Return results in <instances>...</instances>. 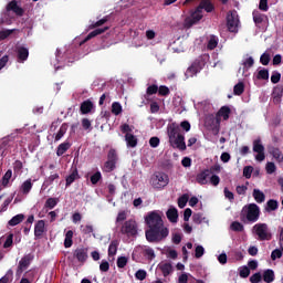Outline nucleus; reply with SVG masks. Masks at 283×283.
Wrapping results in <instances>:
<instances>
[{"label":"nucleus","instance_id":"1","mask_svg":"<svg viewBox=\"0 0 283 283\" xmlns=\"http://www.w3.org/2000/svg\"><path fill=\"white\" fill-rule=\"evenodd\" d=\"M148 230L145 231L147 242H163L169 235V228L165 227L163 217L158 211H150L145 217Z\"/></svg>","mask_w":283,"mask_h":283},{"label":"nucleus","instance_id":"2","mask_svg":"<svg viewBox=\"0 0 283 283\" xmlns=\"http://www.w3.org/2000/svg\"><path fill=\"white\" fill-rule=\"evenodd\" d=\"M260 206L256 203H249L244 206L240 213V220L244 224L248 222H258L260 220Z\"/></svg>","mask_w":283,"mask_h":283},{"label":"nucleus","instance_id":"3","mask_svg":"<svg viewBox=\"0 0 283 283\" xmlns=\"http://www.w3.org/2000/svg\"><path fill=\"white\" fill-rule=\"evenodd\" d=\"M252 232L258 237L260 242L273 240V233L266 223H256L252 228Z\"/></svg>","mask_w":283,"mask_h":283},{"label":"nucleus","instance_id":"4","mask_svg":"<svg viewBox=\"0 0 283 283\" xmlns=\"http://www.w3.org/2000/svg\"><path fill=\"white\" fill-rule=\"evenodd\" d=\"M150 185L154 189H165L169 185V176L165 172L157 171L151 176Z\"/></svg>","mask_w":283,"mask_h":283},{"label":"nucleus","instance_id":"5","mask_svg":"<svg viewBox=\"0 0 283 283\" xmlns=\"http://www.w3.org/2000/svg\"><path fill=\"white\" fill-rule=\"evenodd\" d=\"M205 65H207L205 57H198L195 60L185 73L186 78H193L196 74L200 73V71L205 69Z\"/></svg>","mask_w":283,"mask_h":283},{"label":"nucleus","instance_id":"6","mask_svg":"<svg viewBox=\"0 0 283 283\" xmlns=\"http://www.w3.org/2000/svg\"><path fill=\"white\" fill-rule=\"evenodd\" d=\"M120 233H123V235H127L128 238L138 235V223L136 220L129 219L125 221L122 226Z\"/></svg>","mask_w":283,"mask_h":283},{"label":"nucleus","instance_id":"7","mask_svg":"<svg viewBox=\"0 0 283 283\" xmlns=\"http://www.w3.org/2000/svg\"><path fill=\"white\" fill-rule=\"evenodd\" d=\"M170 147L174 149H179V151H185L187 149V144L185 143V135L178 134L172 140L169 142Z\"/></svg>","mask_w":283,"mask_h":283},{"label":"nucleus","instance_id":"8","mask_svg":"<svg viewBox=\"0 0 283 283\" xmlns=\"http://www.w3.org/2000/svg\"><path fill=\"white\" fill-rule=\"evenodd\" d=\"M238 17L233 11H229L227 14V28L229 32H238Z\"/></svg>","mask_w":283,"mask_h":283},{"label":"nucleus","instance_id":"9","mask_svg":"<svg viewBox=\"0 0 283 283\" xmlns=\"http://www.w3.org/2000/svg\"><path fill=\"white\" fill-rule=\"evenodd\" d=\"M253 151L255 154H258L255 156V160H258L259 163H262V160H264V158H266V156L264 155V145H262L261 139H255L253 142Z\"/></svg>","mask_w":283,"mask_h":283},{"label":"nucleus","instance_id":"10","mask_svg":"<svg viewBox=\"0 0 283 283\" xmlns=\"http://www.w3.org/2000/svg\"><path fill=\"white\" fill-rule=\"evenodd\" d=\"M32 260H34V254H25L18 264V273H23V271H25V269L32 264Z\"/></svg>","mask_w":283,"mask_h":283},{"label":"nucleus","instance_id":"11","mask_svg":"<svg viewBox=\"0 0 283 283\" xmlns=\"http://www.w3.org/2000/svg\"><path fill=\"white\" fill-rule=\"evenodd\" d=\"M73 258H76L77 262H81V264H85L87 262V248H77L73 252Z\"/></svg>","mask_w":283,"mask_h":283},{"label":"nucleus","instance_id":"12","mask_svg":"<svg viewBox=\"0 0 283 283\" xmlns=\"http://www.w3.org/2000/svg\"><path fill=\"white\" fill-rule=\"evenodd\" d=\"M7 12H14L17 17H23V14L25 13L23 8L19 6V2H17V0H12L7 4Z\"/></svg>","mask_w":283,"mask_h":283},{"label":"nucleus","instance_id":"13","mask_svg":"<svg viewBox=\"0 0 283 283\" xmlns=\"http://www.w3.org/2000/svg\"><path fill=\"white\" fill-rule=\"evenodd\" d=\"M17 59L18 63H25L30 56V50L25 46H17Z\"/></svg>","mask_w":283,"mask_h":283},{"label":"nucleus","instance_id":"14","mask_svg":"<svg viewBox=\"0 0 283 283\" xmlns=\"http://www.w3.org/2000/svg\"><path fill=\"white\" fill-rule=\"evenodd\" d=\"M157 269L163 273L164 277H169L174 273V265L169 262H160Z\"/></svg>","mask_w":283,"mask_h":283},{"label":"nucleus","instance_id":"15","mask_svg":"<svg viewBox=\"0 0 283 283\" xmlns=\"http://www.w3.org/2000/svg\"><path fill=\"white\" fill-rule=\"evenodd\" d=\"M211 176V170L203 169L196 176V181L198 185H207L209 182L208 178Z\"/></svg>","mask_w":283,"mask_h":283},{"label":"nucleus","instance_id":"16","mask_svg":"<svg viewBox=\"0 0 283 283\" xmlns=\"http://www.w3.org/2000/svg\"><path fill=\"white\" fill-rule=\"evenodd\" d=\"M178 134H180V126L176 123H171L168 125V138L169 142L174 140L175 138H178Z\"/></svg>","mask_w":283,"mask_h":283},{"label":"nucleus","instance_id":"17","mask_svg":"<svg viewBox=\"0 0 283 283\" xmlns=\"http://www.w3.org/2000/svg\"><path fill=\"white\" fill-rule=\"evenodd\" d=\"M44 233H45V220L36 221L35 226H34V237L43 238Z\"/></svg>","mask_w":283,"mask_h":283},{"label":"nucleus","instance_id":"18","mask_svg":"<svg viewBox=\"0 0 283 283\" xmlns=\"http://www.w3.org/2000/svg\"><path fill=\"white\" fill-rule=\"evenodd\" d=\"M201 19H202V11L201 10L198 11V7H197L196 11L192 12L190 18L186 19V21L188 25L191 27V25H196V23H198V21H200Z\"/></svg>","mask_w":283,"mask_h":283},{"label":"nucleus","instance_id":"19","mask_svg":"<svg viewBox=\"0 0 283 283\" xmlns=\"http://www.w3.org/2000/svg\"><path fill=\"white\" fill-rule=\"evenodd\" d=\"M197 8L198 11L205 10L206 12H213V10H216V6L213 2H211V0H201Z\"/></svg>","mask_w":283,"mask_h":283},{"label":"nucleus","instance_id":"20","mask_svg":"<svg viewBox=\"0 0 283 283\" xmlns=\"http://www.w3.org/2000/svg\"><path fill=\"white\" fill-rule=\"evenodd\" d=\"M269 154L276 160V163H283V154L282 150H280V148L275 146H270Z\"/></svg>","mask_w":283,"mask_h":283},{"label":"nucleus","instance_id":"21","mask_svg":"<svg viewBox=\"0 0 283 283\" xmlns=\"http://www.w3.org/2000/svg\"><path fill=\"white\" fill-rule=\"evenodd\" d=\"M92 109H94V103L91 102V99H86L84 102H82L81 106H80V112L81 114H90V112H92Z\"/></svg>","mask_w":283,"mask_h":283},{"label":"nucleus","instance_id":"22","mask_svg":"<svg viewBox=\"0 0 283 283\" xmlns=\"http://www.w3.org/2000/svg\"><path fill=\"white\" fill-rule=\"evenodd\" d=\"M119 244H120V241H118L116 239L111 241V243L108 245V258H114V255H116V253H118Z\"/></svg>","mask_w":283,"mask_h":283},{"label":"nucleus","instance_id":"23","mask_svg":"<svg viewBox=\"0 0 283 283\" xmlns=\"http://www.w3.org/2000/svg\"><path fill=\"white\" fill-rule=\"evenodd\" d=\"M81 176L78 175V169L74 168L72 172L66 177V187H70L75 180H78Z\"/></svg>","mask_w":283,"mask_h":283},{"label":"nucleus","instance_id":"24","mask_svg":"<svg viewBox=\"0 0 283 283\" xmlns=\"http://www.w3.org/2000/svg\"><path fill=\"white\" fill-rule=\"evenodd\" d=\"M252 196L258 205H262V202L266 200V195H264L260 189H253Z\"/></svg>","mask_w":283,"mask_h":283},{"label":"nucleus","instance_id":"25","mask_svg":"<svg viewBox=\"0 0 283 283\" xmlns=\"http://www.w3.org/2000/svg\"><path fill=\"white\" fill-rule=\"evenodd\" d=\"M252 17H253V21H254L255 25H261V23H264V19H266V14L261 13L258 10H254L252 12Z\"/></svg>","mask_w":283,"mask_h":283},{"label":"nucleus","instance_id":"26","mask_svg":"<svg viewBox=\"0 0 283 283\" xmlns=\"http://www.w3.org/2000/svg\"><path fill=\"white\" fill-rule=\"evenodd\" d=\"M166 216L169 220V222L176 223L178 222V209L170 208L167 210Z\"/></svg>","mask_w":283,"mask_h":283},{"label":"nucleus","instance_id":"27","mask_svg":"<svg viewBox=\"0 0 283 283\" xmlns=\"http://www.w3.org/2000/svg\"><path fill=\"white\" fill-rule=\"evenodd\" d=\"M125 140L127 144V147H136L138 145V138H136V136H134V134L128 133L125 135Z\"/></svg>","mask_w":283,"mask_h":283},{"label":"nucleus","instance_id":"28","mask_svg":"<svg viewBox=\"0 0 283 283\" xmlns=\"http://www.w3.org/2000/svg\"><path fill=\"white\" fill-rule=\"evenodd\" d=\"M280 207V203L275 199L268 200L265 205V211L268 213H271V211H277V208Z\"/></svg>","mask_w":283,"mask_h":283},{"label":"nucleus","instance_id":"29","mask_svg":"<svg viewBox=\"0 0 283 283\" xmlns=\"http://www.w3.org/2000/svg\"><path fill=\"white\" fill-rule=\"evenodd\" d=\"M263 281L265 283L275 282V272L271 269H268L263 272Z\"/></svg>","mask_w":283,"mask_h":283},{"label":"nucleus","instance_id":"30","mask_svg":"<svg viewBox=\"0 0 283 283\" xmlns=\"http://www.w3.org/2000/svg\"><path fill=\"white\" fill-rule=\"evenodd\" d=\"M25 220V216L23 213L17 214L8 221L9 227H17V224H21V222Z\"/></svg>","mask_w":283,"mask_h":283},{"label":"nucleus","instance_id":"31","mask_svg":"<svg viewBox=\"0 0 283 283\" xmlns=\"http://www.w3.org/2000/svg\"><path fill=\"white\" fill-rule=\"evenodd\" d=\"M217 115L223 118V120H229V116H231V108L229 106H222Z\"/></svg>","mask_w":283,"mask_h":283},{"label":"nucleus","instance_id":"32","mask_svg":"<svg viewBox=\"0 0 283 283\" xmlns=\"http://www.w3.org/2000/svg\"><path fill=\"white\" fill-rule=\"evenodd\" d=\"M65 134H67V124L66 123L61 125L59 132L56 133V135L54 137V143H59V140H61V138H63L65 136Z\"/></svg>","mask_w":283,"mask_h":283},{"label":"nucleus","instance_id":"33","mask_svg":"<svg viewBox=\"0 0 283 283\" xmlns=\"http://www.w3.org/2000/svg\"><path fill=\"white\" fill-rule=\"evenodd\" d=\"M72 238H74V231L69 230L64 239L65 249H70L74 244V241L72 240Z\"/></svg>","mask_w":283,"mask_h":283},{"label":"nucleus","instance_id":"34","mask_svg":"<svg viewBox=\"0 0 283 283\" xmlns=\"http://www.w3.org/2000/svg\"><path fill=\"white\" fill-rule=\"evenodd\" d=\"M70 147H72V144H70V142H64L60 144L56 149V156H63V154H65V151H67Z\"/></svg>","mask_w":283,"mask_h":283},{"label":"nucleus","instance_id":"35","mask_svg":"<svg viewBox=\"0 0 283 283\" xmlns=\"http://www.w3.org/2000/svg\"><path fill=\"white\" fill-rule=\"evenodd\" d=\"M109 30V27H104L102 29H95L92 31L86 38L85 41H90L91 39H94V36H98V34H103L104 32H107Z\"/></svg>","mask_w":283,"mask_h":283},{"label":"nucleus","instance_id":"36","mask_svg":"<svg viewBox=\"0 0 283 283\" xmlns=\"http://www.w3.org/2000/svg\"><path fill=\"white\" fill-rule=\"evenodd\" d=\"M32 179H27L22 185H21V191L24 196H28L30 191H32Z\"/></svg>","mask_w":283,"mask_h":283},{"label":"nucleus","instance_id":"37","mask_svg":"<svg viewBox=\"0 0 283 283\" xmlns=\"http://www.w3.org/2000/svg\"><path fill=\"white\" fill-rule=\"evenodd\" d=\"M273 94H274V101L280 103L283 96V84H279L276 87H274Z\"/></svg>","mask_w":283,"mask_h":283},{"label":"nucleus","instance_id":"38","mask_svg":"<svg viewBox=\"0 0 283 283\" xmlns=\"http://www.w3.org/2000/svg\"><path fill=\"white\" fill-rule=\"evenodd\" d=\"M116 169V163L115 161H109L108 159L104 163L103 171L106 174H112Z\"/></svg>","mask_w":283,"mask_h":283},{"label":"nucleus","instance_id":"39","mask_svg":"<svg viewBox=\"0 0 283 283\" xmlns=\"http://www.w3.org/2000/svg\"><path fill=\"white\" fill-rule=\"evenodd\" d=\"M233 94L234 96H242V94H244V82H239L234 85Z\"/></svg>","mask_w":283,"mask_h":283},{"label":"nucleus","instance_id":"40","mask_svg":"<svg viewBox=\"0 0 283 283\" xmlns=\"http://www.w3.org/2000/svg\"><path fill=\"white\" fill-rule=\"evenodd\" d=\"M231 231H235L237 233H242L244 231V226L240 221H233L230 224Z\"/></svg>","mask_w":283,"mask_h":283},{"label":"nucleus","instance_id":"41","mask_svg":"<svg viewBox=\"0 0 283 283\" xmlns=\"http://www.w3.org/2000/svg\"><path fill=\"white\" fill-rule=\"evenodd\" d=\"M217 48H218V36L211 35L207 44V50H216Z\"/></svg>","mask_w":283,"mask_h":283},{"label":"nucleus","instance_id":"42","mask_svg":"<svg viewBox=\"0 0 283 283\" xmlns=\"http://www.w3.org/2000/svg\"><path fill=\"white\" fill-rule=\"evenodd\" d=\"M59 205V199L50 197L46 199L44 207L45 209H54Z\"/></svg>","mask_w":283,"mask_h":283},{"label":"nucleus","instance_id":"43","mask_svg":"<svg viewBox=\"0 0 283 283\" xmlns=\"http://www.w3.org/2000/svg\"><path fill=\"white\" fill-rule=\"evenodd\" d=\"M107 160L111 163H118V154L116 153V149L111 148L108 150Z\"/></svg>","mask_w":283,"mask_h":283},{"label":"nucleus","instance_id":"44","mask_svg":"<svg viewBox=\"0 0 283 283\" xmlns=\"http://www.w3.org/2000/svg\"><path fill=\"white\" fill-rule=\"evenodd\" d=\"M112 114L115 116H119V114H123V106L118 102H114L112 104Z\"/></svg>","mask_w":283,"mask_h":283},{"label":"nucleus","instance_id":"45","mask_svg":"<svg viewBox=\"0 0 283 283\" xmlns=\"http://www.w3.org/2000/svg\"><path fill=\"white\" fill-rule=\"evenodd\" d=\"M10 178H12V170L9 169L1 179L2 187H8V185H10Z\"/></svg>","mask_w":283,"mask_h":283},{"label":"nucleus","instance_id":"46","mask_svg":"<svg viewBox=\"0 0 283 283\" xmlns=\"http://www.w3.org/2000/svg\"><path fill=\"white\" fill-rule=\"evenodd\" d=\"M256 78L259 81H269V70L262 69L258 72Z\"/></svg>","mask_w":283,"mask_h":283},{"label":"nucleus","instance_id":"47","mask_svg":"<svg viewBox=\"0 0 283 283\" xmlns=\"http://www.w3.org/2000/svg\"><path fill=\"white\" fill-rule=\"evenodd\" d=\"M187 202H189V196L188 195H182L181 197H179L178 198L179 209H185V207H187Z\"/></svg>","mask_w":283,"mask_h":283},{"label":"nucleus","instance_id":"48","mask_svg":"<svg viewBox=\"0 0 283 283\" xmlns=\"http://www.w3.org/2000/svg\"><path fill=\"white\" fill-rule=\"evenodd\" d=\"M103 179V175L101 171H96L94 175L91 176V182L92 185H98L101 180Z\"/></svg>","mask_w":283,"mask_h":283},{"label":"nucleus","instance_id":"49","mask_svg":"<svg viewBox=\"0 0 283 283\" xmlns=\"http://www.w3.org/2000/svg\"><path fill=\"white\" fill-rule=\"evenodd\" d=\"M13 242H14V234L10 233L3 243V249H10V247H12Z\"/></svg>","mask_w":283,"mask_h":283},{"label":"nucleus","instance_id":"50","mask_svg":"<svg viewBox=\"0 0 283 283\" xmlns=\"http://www.w3.org/2000/svg\"><path fill=\"white\" fill-rule=\"evenodd\" d=\"M128 259L127 256H118L117 258V268L125 269L127 266Z\"/></svg>","mask_w":283,"mask_h":283},{"label":"nucleus","instance_id":"51","mask_svg":"<svg viewBox=\"0 0 283 283\" xmlns=\"http://www.w3.org/2000/svg\"><path fill=\"white\" fill-rule=\"evenodd\" d=\"M144 255H145V258H147V260L156 259V252H154V249H151V248L145 249Z\"/></svg>","mask_w":283,"mask_h":283},{"label":"nucleus","instance_id":"52","mask_svg":"<svg viewBox=\"0 0 283 283\" xmlns=\"http://www.w3.org/2000/svg\"><path fill=\"white\" fill-rule=\"evenodd\" d=\"M12 270H9L4 276L0 279V283H11L12 282Z\"/></svg>","mask_w":283,"mask_h":283},{"label":"nucleus","instance_id":"53","mask_svg":"<svg viewBox=\"0 0 283 283\" xmlns=\"http://www.w3.org/2000/svg\"><path fill=\"white\" fill-rule=\"evenodd\" d=\"M146 94L148 96H154V94H158V85L151 84L150 86L147 87Z\"/></svg>","mask_w":283,"mask_h":283},{"label":"nucleus","instance_id":"54","mask_svg":"<svg viewBox=\"0 0 283 283\" xmlns=\"http://www.w3.org/2000/svg\"><path fill=\"white\" fill-rule=\"evenodd\" d=\"M157 92H158L159 96H169V94L171 93L169 91V87L165 86V85L159 86Z\"/></svg>","mask_w":283,"mask_h":283},{"label":"nucleus","instance_id":"55","mask_svg":"<svg viewBox=\"0 0 283 283\" xmlns=\"http://www.w3.org/2000/svg\"><path fill=\"white\" fill-rule=\"evenodd\" d=\"M260 63L262 65H269V63H271V54L269 53H263L260 57Z\"/></svg>","mask_w":283,"mask_h":283},{"label":"nucleus","instance_id":"56","mask_svg":"<svg viewBox=\"0 0 283 283\" xmlns=\"http://www.w3.org/2000/svg\"><path fill=\"white\" fill-rule=\"evenodd\" d=\"M202 255H205V248L202 245H197L195 249V258H197V260H200Z\"/></svg>","mask_w":283,"mask_h":283},{"label":"nucleus","instance_id":"57","mask_svg":"<svg viewBox=\"0 0 283 283\" xmlns=\"http://www.w3.org/2000/svg\"><path fill=\"white\" fill-rule=\"evenodd\" d=\"M223 193H224V198H227L229 202H233V200H235V195H233V192L230 191L229 188H224Z\"/></svg>","mask_w":283,"mask_h":283},{"label":"nucleus","instance_id":"58","mask_svg":"<svg viewBox=\"0 0 283 283\" xmlns=\"http://www.w3.org/2000/svg\"><path fill=\"white\" fill-rule=\"evenodd\" d=\"M135 277H136V280H139L140 282H143V280H146V279H147V271H145V270H138V271L135 273Z\"/></svg>","mask_w":283,"mask_h":283},{"label":"nucleus","instance_id":"59","mask_svg":"<svg viewBox=\"0 0 283 283\" xmlns=\"http://www.w3.org/2000/svg\"><path fill=\"white\" fill-rule=\"evenodd\" d=\"M252 174H253L252 166H245L243 168V177L247 178V180H249L251 178Z\"/></svg>","mask_w":283,"mask_h":283},{"label":"nucleus","instance_id":"60","mask_svg":"<svg viewBox=\"0 0 283 283\" xmlns=\"http://www.w3.org/2000/svg\"><path fill=\"white\" fill-rule=\"evenodd\" d=\"M109 21V15L104 17L103 19L98 20L94 24L91 25V28H101V25H105Z\"/></svg>","mask_w":283,"mask_h":283},{"label":"nucleus","instance_id":"61","mask_svg":"<svg viewBox=\"0 0 283 283\" xmlns=\"http://www.w3.org/2000/svg\"><path fill=\"white\" fill-rule=\"evenodd\" d=\"M282 78V74L277 71H274L271 75V83L274 85L277 84V82Z\"/></svg>","mask_w":283,"mask_h":283},{"label":"nucleus","instance_id":"62","mask_svg":"<svg viewBox=\"0 0 283 283\" xmlns=\"http://www.w3.org/2000/svg\"><path fill=\"white\" fill-rule=\"evenodd\" d=\"M282 253H283V251L280 249L273 250L271 253V260H273V261L280 260V258H282Z\"/></svg>","mask_w":283,"mask_h":283},{"label":"nucleus","instance_id":"63","mask_svg":"<svg viewBox=\"0 0 283 283\" xmlns=\"http://www.w3.org/2000/svg\"><path fill=\"white\" fill-rule=\"evenodd\" d=\"M251 283H260L262 282V274L260 272L254 273L252 276H250Z\"/></svg>","mask_w":283,"mask_h":283},{"label":"nucleus","instance_id":"64","mask_svg":"<svg viewBox=\"0 0 283 283\" xmlns=\"http://www.w3.org/2000/svg\"><path fill=\"white\" fill-rule=\"evenodd\" d=\"M99 271H102V273H107V271H109V262L103 260L99 264Z\"/></svg>","mask_w":283,"mask_h":283}]
</instances>
